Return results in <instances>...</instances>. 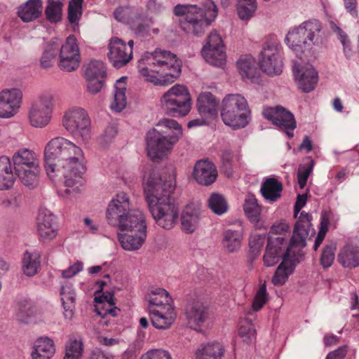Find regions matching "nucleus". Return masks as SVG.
<instances>
[{"label":"nucleus","instance_id":"obj_27","mask_svg":"<svg viewBox=\"0 0 359 359\" xmlns=\"http://www.w3.org/2000/svg\"><path fill=\"white\" fill-rule=\"evenodd\" d=\"M133 43L130 40L126 45L120 39L114 37V67L120 68L132 60Z\"/></svg>","mask_w":359,"mask_h":359},{"label":"nucleus","instance_id":"obj_18","mask_svg":"<svg viewBox=\"0 0 359 359\" xmlns=\"http://www.w3.org/2000/svg\"><path fill=\"white\" fill-rule=\"evenodd\" d=\"M37 232L43 241H50L57 234L55 216L48 209L39 210L36 217Z\"/></svg>","mask_w":359,"mask_h":359},{"label":"nucleus","instance_id":"obj_12","mask_svg":"<svg viewBox=\"0 0 359 359\" xmlns=\"http://www.w3.org/2000/svg\"><path fill=\"white\" fill-rule=\"evenodd\" d=\"M62 125L69 133L85 143L91 138V120L83 108L72 107L67 110L63 116Z\"/></svg>","mask_w":359,"mask_h":359},{"label":"nucleus","instance_id":"obj_1","mask_svg":"<svg viewBox=\"0 0 359 359\" xmlns=\"http://www.w3.org/2000/svg\"><path fill=\"white\" fill-rule=\"evenodd\" d=\"M44 163L50 178L63 179L67 197L76 198L82 192L86 167L79 147L62 137L53 138L45 147Z\"/></svg>","mask_w":359,"mask_h":359},{"label":"nucleus","instance_id":"obj_8","mask_svg":"<svg viewBox=\"0 0 359 359\" xmlns=\"http://www.w3.org/2000/svg\"><path fill=\"white\" fill-rule=\"evenodd\" d=\"M114 212L118 215L119 233L147 229L144 213L139 209L130 208L129 198L124 192L118 193L114 198Z\"/></svg>","mask_w":359,"mask_h":359},{"label":"nucleus","instance_id":"obj_6","mask_svg":"<svg viewBox=\"0 0 359 359\" xmlns=\"http://www.w3.org/2000/svg\"><path fill=\"white\" fill-rule=\"evenodd\" d=\"M174 13L177 16H184L185 22H180L182 29L195 35L204 33L205 29L215 20L217 15V10L212 0H205L203 8L196 5H177L174 8Z\"/></svg>","mask_w":359,"mask_h":359},{"label":"nucleus","instance_id":"obj_30","mask_svg":"<svg viewBox=\"0 0 359 359\" xmlns=\"http://www.w3.org/2000/svg\"><path fill=\"white\" fill-rule=\"evenodd\" d=\"M186 314L189 326L196 330L201 329L208 318L207 309L200 302H196L189 305L186 310Z\"/></svg>","mask_w":359,"mask_h":359},{"label":"nucleus","instance_id":"obj_13","mask_svg":"<svg viewBox=\"0 0 359 359\" xmlns=\"http://www.w3.org/2000/svg\"><path fill=\"white\" fill-rule=\"evenodd\" d=\"M260 69L266 74L278 75L282 72L283 62L280 48L274 36L270 37L261 53Z\"/></svg>","mask_w":359,"mask_h":359},{"label":"nucleus","instance_id":"obj_37","mask_svg":"<svg viewBox=\"0 0 359 359\" xmlns=\"http://www.w3.org/2000/svg\"><path fill=\"white\" fill-rule=\"evenodd\" d=\"M282 184L274 178L266 179L262 184L261 191L263 196L270 201H275L280 197Z\"/></svg>","mask_w":359,"mask_h":359},{"label":"nucleus","instance_id":"obj_2","mask_svg":"<svg viewBox=\"0 0 359 359\" xmlns=\"http://www.w3.org/2000/svg\"><path fill=\"white\" fill-rule=\"evenodd\" d=\"M175 187L172 176L165 180L155 173L147 180L144 176V192L149 210L156 224L165 229H172L178 218V208L170 199Z\"/></svg>","mask_w":359,"mask_h":359},{"label":"nucleus","instance_id":"obj_5","mask_svg":"<svg viewBox=\"0 0 359 359\" xmlns=\"http://www.w3.org/2000/svg\"><path fill=\"white\" fill-rule=\"evenodd\" d=\"M147 135V149L149 158L158 161L167 156L182 135L181 126L173 119L164 118Z\"/></svg>","mask_w":359,"mask_h":359},{"label":"nucleus","instance_id":"obj_43","mask_svg":"<svg viewBox=\"0 0 359 359\" xmlns=\"http://www.w3.org/2000/svg\"><path fill=\"white\" fill-rule=\"evenodd\" d=\"M60 44L55 41H50L46 44L42 56L40 60V65L43 68H49L57 55Z\"/></svg>","mask_w":359,"mask_h":359},{"label":"nucleus","instance_id":"obj_31","mask_svg":"<svg viewBox=\"0 0 359 359\" xmlns=\"http://www.w3.org/2000/svg\"><path fill=\"white\" fill-rule=\"evenodd\" d=\"M43 11L41 0H27L18 7V17L24 22H32L39 18Z\"/></svg>","mask_w":359,"mask_h":359},{"label":"nucleus","instance_id":"obj_9","mask_svg":"<svg viewBox=\"0 0 359 359\" xmlns=\"http://www.w3.org/2000/svg\"><path fill=\"white\" fill-rule=\"evenodd\" d=\"M250 110L240 94L227 95L222 100L221 116L225 125L233 129L244 128L250 121Z\"/></svg>","mask_w":359,"mask_h":359},{"label":"nucleus","instance_id":"obj_50","mask_svg":"<svg viewBox=\"0 0 359 359\" xmlns=\"http://www.w3.org/2000/svg\"><path fill=\"white\" fill-rule=\"evenodd\" d=\"M34 348L36 351L50 358L53 356L55 351L53 341L48 337L39 339L36 342Z\"/></svg>","mask_w":359,"mask_h":359},{"label":"nucleus","instance_id":"obj_24","mask_svg":"<svg viewBox=\"0 0 359 359\" xmlns=\"http://www.w3.org/2000/svg\"><path fill=\"white\" fill-rule=\"evenodd\" d=\"M292 248L294 245H292L272 278V283L274 285L280 286L285 284L289 276L292 273L295 263L299 261V257L294 259V254L291 258Z\"/></svg>","mask_w":359,"mask_h":359},{"label":"nucleus","instance_id":"obj_40","mask_svg":"<svg viewBox=\"0 0 359 359\" xmlns=\"http://www.w3.org/2000/svg\"><path fill=\"white\" fill-rule=\"evenodd\" d=\"M64 0H47L45 8L46 20L51 23H57L62 20Z\"/></svg>","mask_w":359,"mask_h":359},{"label":"nucleus","instance_id":"obj_10","mask_svg":"<svg viewBox=\"0 0 359 359\" xmlns=\"http://www.w3.org/2000/svg\"><path fill=\"white\" fill-rule=\"evenodd\" d=\"M12 160L15 175L22 183L30 189L34 188L41 172L35 154L27 149H22L13 154Z\"/></svg>","mask_w":359,"mask_h":359},{"label":"nucleus","instance_id":"obj_38","mask_svg":"<svg viewBox=\"0 0 359 359\" xmlns=\"http://www.w3.org/2000/svg\"><path fill=\"white\" fill-rule=\"evenodd\" d=\"M243 209L250 222L255 223L257 228H261L262 226L259 224L261 207L257 204L254 195L248 194L246 196Z\"/></svg>","mask_w":359,"mask_h":359},{"label":"nucleus","instance_id":"obj_63","mask_svg":"<svg viewBox=\"0 0 359 359\" xmlns=\"http://www.w3.org/2000/svg\"><path fill=\"white\" fill-rule=\"evenodd\" d=\"M83 269V263L80 261L76 262L65 270L62 271V276L65 278H69L76 275Z\"/></svg>","mask_w":359,"mask_h":359},{"label":"nucleus","instance_id":"obj_15","mask_svg":"<svg viewBox=\"0 0 359 359\" xmlns=\"http://www.w3.org/2000/svg\"><path fill=\"white\" fill-rule=\"evenodd\" d=\"M59 67L65 72L76 69L80 63L81 55L76 39L74 35L69 36L65 43L59 48Z\"/></svg>","mask_w":359,"mask_h":359},{"label":"nucleus","instance_id":"obj_53","mask_svg":"<svg viewBox=\"0 0 359 359\" xmlns=\"http://www.w3.org/2000/svg\"><path fill=\"white\" fill-rule=\"evenodd\" d=\"M290 227L286 223L280 222L272 226L269 232V237H282L283 238V245L288 246L286 238L289 236Z\"/></svg>","mask_w":359,"mask_h":359},{"label":"nucleus","instance_id":"obj_62","mask_svg":"<svg viewBox=\"0 0 359 359\" xmlns=\"http://www.w3.org/2000/svg\"><path fill=\"white\" fill-rule=\"evenodd\" d=\"M140 359H171L168 352L162 350H150Z\"/></svg>","mask_w":359,"mask_h":359},{"label":"nucleus","instance_id":"obj_55","mask_svg":"<svg viewBox=\"0 0 359 359\" xmlns=\"http://www.w3.org/2000/svg\"><path fill=\"white\" fill-rule=\"evenodd\" d=\"M332 30L337 34L338 39L344 47V53L346 57L351 55V42L348 38L347 34L339 27L335 24L332 25Z\"/></svg>","mask_w":359,"mask_h":359},{"label":"nucleus","instance_id":"obj_39","mask_svg":"<svg viewBox=\"0 0 359 359\" xmlns=\"http://www.w3.org/2000/svg\"><path fill=\"white\" fill-rule=\"evenodd\" d=\"M40 255L36 252H26L22 258V271L27 276H34L40 268Z\"/></svg>","mask_w":359,"mask_h":359},{"label":"nucleus","instance_id":"obj_28","mask_svg":"<svg viewBox=\"0 0 359 359\" xmlns=\"http://www.w3.org/2000/svg\"><path fill=\"white\" fill-rule=\"evenodd\" d=\"M145 299L148 302L149 312L152 311V309H162L163 307L173 305L172 299L169 293L160 287L150 289Z\"/></svg>","mask_w":359,"mask_h":359},{"label":"nucleus","instance_id":"obj_36","mask_svg":"<svg viewBox=\"0 0 359 359\" xmlns=\"http://www.w3.org/2000/svg\"><path fill=\"white\" fill-rule=\"evenodd\" d=\"M243 238L240 231L228 229L222 235L223 247L229 252H234L240 249Z\"/></svg>","mask_w":359,"mask_h":359},{"label":"nucleus","instance_id":"obj_54","mask_svg":"<svg viewBox=\"0 0 359 359\" xmlns=\"http://www.w3.org/2000/svg\"><path fill=\"white\" fill-rule=\"evenodd\" d=\"M238 334L247 344L252 343L256 339V331L252 324L245 323L241 325L238 329Z\"/></svg>","mask_w":359,"mask_h":359},{"label":"nucleus","instance_id":"obj_35","mask_svg":"<svg viewBox=\"0 0 359 359\" xmlns=\"http://www.w3.org/2000/svg\"><path fill=\"white\" fill-rule=\"evenodd\" d=\"M224 349L219 343L201 345L196 351V359H222Z\"/></svg>","mask_w":359,"mask_h":359},{"label":"nucleus","instance_id":"obj_60","mask_svg":"<svg viewBox=\"0 0 359 359\" xmlns=\"http://www.w3.org/2000/svg\"><path fill=\"white\" fill-rule=\"evenodd\" d=\"M104 79L102 77L86 78L89 92L93 94L98 93L104 85Z\"/></svg>","mask_w":359,"mask_h":359},{"label":"nucleus","instance_id":"obj_25","mask_svg":"<svg viewBox=\"0 0 359 359\" xmlns=\"http://www.w3.org/2000/svg\"><path fill=\"white\" fill-rule=\"evenodd\" d=\"M147 236V229H138L131 232L118 233V239L121 247L126 250H139L144 243Z\"/></svg>","mask_w":359,"mask_h":359},{"label":"nucleus","instance_id":"obj_33","mask_svg":"<svg viewBox=\"0 0 359 359\" xmlns=\"http://www.w3.org/2000/svg\"><path fill=\"white\" fill-rule=\"evenodd\" d=\"M60 294L65 310V317L71 319L74 315L76 303V293L72 284L66 283L65 285H62Z\"/></svg>","mask_w":359,"mask_h":359},{"label":"nucleus","instance_id":"obj_49","mask_svg":"<svg viewBox=\"0 0 359 359\" xmlns=\"http://www.w3.org/2000/svg\"><path fill=\"white\" fill-rule=\"evenodd\" d=\"M313 161L309 160L308 163L301 165L297 172L298 185L301 189L306 186L308 178L313 171Z\"/></svg>","mask_w":359,"mask_h":359},{"label":"nucleus","instance_id":"obj_46","mask_svg":"<svg viewBox=\"0 0 359 359\" xmlns=\"http://www.w3.org/2000/svg\"><path fill=\"white\" fill-rule=\"evenodd\" d=\"M22 93L20 89L4 90L0 93V98L15 107L20 108Z\"/></svg>","mask_w":359,"mask_h":359},{"label":"nucleus","instance_id":"obj_32","mask_svg":"<svg viewBox=\"0 0 359 359\" xmlns=\"http://www.w3.org/2000/svg\"><path fill=\"white\" fill-rule=\"evenodd\" d=\"M337 260L344 267L353 269L359 266V247L346 245L339 251Z\"/></svg>","mask_w":359,"mask_h":359},{"label":"nucleus","instance_id":"obj_20","mask_svg":"<svg viewBox=\"0 0 359 359\" xmlns=\"http://www.w3.org/2000/svg\"><path fill=\"white\" fill-rule=\"evenodd\" d=\"M293 74L299 88L306 93L314 89L318 82V73L311 65L301 66L294 63Z\"/></svg>","mask_w":359,"mask_h":359},{"label":"nucleus","instance_id":"obj_19","mask_svg":"<svg viewBox=\"0 0 359 359\" xmlns=\"http://www.w3.org/2000/svg\"><path fill=\"white\" fill-rule=\"evenodd\" d=\"M96 284L99 285L100 288L95 292V311L102 318L100 324L108 326L110 324V320L106 319V316L112 313V291L103 292L104 287L107 284L104 280H98Z\"/></svg>","mask_w":359,"mask_h":359},{"label":"nucleus","instance_id":"obj_56","mask_svg":"<svg viewBox=\"0 0 359 359\" xmlns=\"http://www.w3.org/2000/svg\"><path fill=\"white\" fill-rule=\"evenodd\" d=\"M264 242V236L257 234L251 235L249 241V246L253 257H256L260 252Z\"/></svg>","mask_w":359,"mask_h":359},{"label":"nucleus","instance_id":"obj_22","mask_svg":"<svg viewBox=\"0 0 359 359\" xmlns=\"http://www.w3.org/2000/svg\"><path fill=\"white\" fill-rule=\"evenodd\" d=\"M201 205L198 202L188 203L181 216L182 229L186 233H193L198 228L201 214Z\"/></svg>","mask_w":359,"mask_h":359},{"label":"nucleus","instance_id":"obj_29","mask_svg":"<svg viewBox=\"0 0 359 359\" xmlns=\"http://www.w3.org/2000/svg\"><path fill=\"white\" fill-rule=\"evenodd\" d=\"M237 68L245 82H255L259 76V70L255 59L249 55L241 56L237 61Z\"/></svg>","mask_w":359,"mask_h":359},{"label":"nucleus","instance_id":"obj_52","mask_svg":"<svg viewBox=\"0 0 359 359\" xmlns=\"http://www.w3.org/2000/svg\"><path fill=\"white\" fill-rule=\"evenodd\" d=\"M268 300V294L266 292V285L265 283L262 284L256 292L253 302L252 309L255 311H259Z\"/></svg>","mask_w":359,"mask_h":359},{"label":"nucleus","instance_id":"obj_7","mask_svg":"<svg viewBox=\"0 0 359 359\" xmlns=\"http://www.w3.org/2000/svg\"><path fill=\"white\" fill-rule=\"evenodd\" d=\"M322 24L318 20H309L298 27L291 28L285 38L290 48L298 55L310 48L312 44L318 45L323 41Z\"/></svg>","mask_w":359,"mask_h":359},{"label":"nucleus","instance_id":"obj_64","mask_svg":"<svg viewBox=\"0 0 359 359\" xmlns=\"http://www.w3.org/2000/svg\"><path fill=\"white\" fill-rule=\"evenodd\" d=\"M344 6L348 13H349L353 17H358V2L357 0H343Z\"/></svg>","mask_w":359,"mask_h":359},{"label":"nucleus","instance_id":"obj_47","mask_svg":"<svg viewBox=\"0 0 359 359\" xmlns=\"http://www.w3.org/2000/svg\"><path fill=\"white\" fill-rule=\"evenodd\" d=\"M210 208L216 214L222 215L227 210V203L224 198L218 194H212L209 200Z\"/></svg>","mask_w":359,"mask_h":359},{"label":"nucleus","instance_id":"obj_23","mask_svg":"<svg viewBox=\"0 0 359 359\" xmlns=\"http://www.w3.org/2000/svg\"><path fill=\"white\" fill-rule=\"evenodd\" d=\"M152 325L158 330L170 327L177 318V311L173 305L163 307L162 309H152L149 312Z\"/></svg>","mask_w":359,"mask_h":359},{"label":"nucleus","instance_id":"obj_58","mask_svg":"<svg viewBox=\"0 0 359 359\" xmlns=\"http://www.w3.org/2000/svg\"><path fill=\"white\" fill-rule=\"evenodd\" d=\"M115 18L123 23L130 24L133 22V11L129 7H120L114 13Z\"/></svg>","mask_w":359,"mask_h":359},{"label":"nucleus","instance_id":"obj_44","mask_svg":"<svg viewBox=\"0 0 359 359\" xmlns=\"http://www.w3.org/2000/svg\"><path fill=\"white\" fill-rule=\"evenodd\" d=\"M86 78L102 77L106 78V67L100 60H92L86 66L85 70Z\"/></svg>","mask_w":359,"mask_h":359},{"label":"nucleus","instance_id":"obj_51","mask_svg":"<svg viewBox=\"0 0 359 359\" xmlns=\"http://www.w3.org/2000/svg\"><path fill=\"white\" fill-rule=\"evenodd\" d=\"M83 353V344L81 341L74 340L66 346L64 359H80Z\"/></svg>","mask_w":359,"mask_h":359},{"label":"nucleus","instance_id":"obj_16","mask_svg":"<svg viewBox=\"0 0 359 359\" xmlns=\"http://www.w3.org/2000/svg\"><path fill=\"white\" fill-rule=\"evenodd\" d=\"M53 102L49 97H41L34 102L29 111L30 125L36 128H43L48 125L52 117Z\"/></svg>","mask_w":359,"mask_h":359},{"label":"nucleus","instance_id":"obj_57","mask_svg":"<svg viewBox=\"0 0 359 359\" xmlns=\"http://www.w3.org/2000/svg\"><path fill=\"white\" fill-rule=\"evenodd\" d=\"M335 246L329 245L323 248L320 263L324 268L330 267L334 259Z\"/></svg>","mask_w":359,"mask_h":359},{"label":"nucleus","instance_id":"obj_26","mask_svg":"<svg viewBox=\"0 0 359 359\" xmlns=\"http://www.w3.org/2000/svg\"><path fill=\"white\" fill-rule=\"evenodd\" d=\"M196 106L201 116L212 120L217 117L219 100L212 93H201L198 97Z\"/></svg>","mask_w":359,"mask_h":359},{"label":"nucleus","instance_id":"obj_17","mask_svg":"<svg viewBox=\"0 0 359 359\" xmlns=\"http://www.w3.org/2000/svg\"><path fill=\"white\" fill-rule=\"evenodd\" d=\"M264 116L278 126L281 130H285L289 137L293 135L292 131L296 124L293 115L282 107H268L263 111Z\"/></svg>","mask_w":359,"mask_h":359},{"label":"nucleus","instance_id":"obj_11","mask_svg":"<svg viewBox=\"0 0 359 359\" xmlns=\"http://www.w3.org/2000/svg\"><path fill=\"white\" fill-rule=\"evenodd\" d=\"M162 107L173 116H184L189 114L191 107V95L188 88L176 84L163 94L161 99Z\"/></svg>","mask_w":359,"mask_h":359},{"label":"nucleus","instance_id":"obj_3","mask_svg":"<svg viewBox=\"0 0 359 359\" xmlns=\"http://www.w3.org/2000/svg\"><path fill=\"white\" fill-rule=\"evenodd\" d=\"M182 62L170 51L156 49L145 53L139 60L137 69L140 75L154 85L172 83L181 73Z\"/></svg>","mask_w":359,"mask_h":359},{"label":"nucleus","instance_id":"obj_34","mask_svg":"<svg viewBox=\"0 0 359 359\" xmlns=\"http://www.w3.org/2000/svg\"><path fill=\"white\" fill-rule=\"evenodd\" d=\"M15 177L12 170L10 158L6 156L0 157V190L11 188Z\"/></svg>","mask_w":359,"mask_h":359},{"label":"nucleus","instance_id":"obj_21","mask_svg":"<svg viewBox=\"0 0 359 359\" xmlns=\"http://www.w3.org/2000/svg\"><path fill=\"white\" fill-rule=\"evenodd\" d=\"M192 176L198 184L208 186L215 182L217 170L212 162L200 160L194 165Z\"/></svg>","mask_w":359,"mask_h":359},{"label":"nucleus","instance_id":"obj_41","mask_svg":"<svg viewBox=\"0 0 359 359\" xmlns=\"http://www.w3.org/2000/svg\"><path fill=\"white\" fill-rule=\"evenodd\" d=\"M126 81L127 77L123 76L116 83V92L114 95V111L119 112L126 106Z\"/></svg>","mask_w":359,"mask_h":359},{"label":"nucleus","instance_id":"obj_48","mask_svg":"<svg viewBox=\"0 0 359 359\" xmlns=\"http://www.w3.org/2000/svg\"><path fill=\"white\" fill-rule=\"evenodd\" d=\"M83 0H71L68 6L67 18L71 24H77L82 15Z\"/></svg>","mask_w":359,"mask_h":359},{"label":"nucleus","instance_id":"obj_61","mask_svg":"<svg viewBox=\"0 0 359 359\" xmlns=\"http://www.w3.org/2000/svg\"><path fill=\"white\" fill-rule=\"evenodd\" d=\"M99 145L101 149H109L112 142V127L109 126L106 128L103 134L100 135L98 140Z\"/></svg>","mask_w":359,"mask_h":359},{"label":"nucleus","instance_id":"obj_42","mask_svg":"<svg viewBox=\"0 0 359 359\" xmlns=\"http://www.w3.org/2000/svg\"><path fill=\"white\" fill-rule=\"evenodd\" d=\"M36 313V309L34 304L30 301L24 300L19 304L17 318L24 324H29L34 321Z\"/></svg>","mask_w":359,"mask_h":359},{"label":"nucleus","instance_id":"obj_45","mask_svg":"<svg viewBox=\"0 0 359 359\" xmlns=\"http://www.w3.org/2000/svg\"><path fill=\"white\" fill-rule=\"evenodd\" d=\"M256 8L255 0H238V14L243 20H248L252 17Z\"/></svg>","mask_w":359,"mask_h":359},{"label":"nucleus","instance_id":"obj_59","mask_svg":"<svg viewBox=\"0 0 359 359\" xmlns=\"http://www.w3.org/2000/svg\"><path fill=\"white\" fill-rule=\"evenodd\" d=\"M18 109L0 98V117L10 118L13 116L17 113Z\"/></svg>","mask_w":359,"mask_h":359},{"label":"nucleus","instance_id":"obj_14","mask_svg":"<svg viewBox=\"0 0 359 359\" xmlns=\"http://www.w3.org/2000/svg\"><path fill=\"white\" fill-rule=\"evenodd\" d=\"M202 55L212 65L223 67L225 65V48L222 37L217 31L211 32L208 36L207 43L202 49Z\"/></svg>","mask_w":359,"mask_h":359},{"label":"nucleus","instance_id":"obj_4","mask_svg":"<svg viewBox=\"0 0 359 359\" xmlns=\"http://www.w3.org/2000/svg\"><path fill=\"white\" fill-rule=\"evenodd\" d=\"M311 227V216L302 212L297 220L290 238L288 246L283 245V238L269 237L265 253L263 257L264 264L266 266H272L285 257L288 249L294 245L291 256L294 254V259L302 256V250L306 245V238L309 234Z\"/></svg>","mask_w":359,"mask_h":359}]
</instances>
